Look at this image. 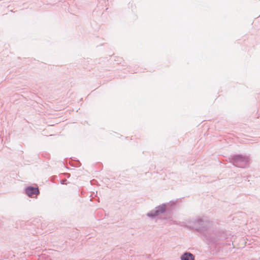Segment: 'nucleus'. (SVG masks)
<instances>
[{
    "mask_svg": "<svg viewBox=\"0 0 260 260\" xmlns=\"http://www.w3.org/2000/svg\"><path fill=\"white\" fill-rule=\"evenodd\" d=\"M212 225V222L207 217L198 216L189 220L186 226L203 235L209 229H211Z\"/></svg>",
    "mask_w": 260,
    "mask_h": 260,
    "instance_id": "f257e3e1",
    "label": "nucleus"
},
{
    "mask_svg": "<svg viewBox=\"0 0 260 260\" xmlns=\"http://www.w3.org/2000/svg\"><path fill=\"white\" fill-rule=\"evenodd\" d=\"M208 245L216 247L227 238L226 234L221 231H211L210 229L203 235Z\"/></svg>",
    "mask_w": 260,
    "mask_h": 260,
    "instance_id": "f03ea898",
    "label": "nucleus"
},
{
    "mask_svg": "<svg viewBox=\"0 0 260 260\" xmlns=\"http://www.w3.org/2000/svg\"><path fill=\"white\" fill-rule=\"evenodd\" d=\"M249 161L247 156L242 154H235L232 156L231 162L236 167L245 168Z\"/></svg>",
    "mask_w": 260,
    "mask_h": 260,
    "instance_id": "7ed1b4c3",
    "label": "nucleus"
},
{
    "mask_svg": "<svg viewBox=\"0 0 260 260\" xmlns=\"http://www.w3.org/2000/svg\"><path fill=\"white\" fill-rule=\"evenodd\" d=\"M167 204L163 203L155 208L154 210H151L147 214V216L151 218H154L159 214L164 213L167 210Z\"/></svg>",
    "mask_w": 260,
    "mask_h": 260,
    "instance_id": "20e7f679",
    "label": "nucleus"
},
{
    "mask_svg": "<svg viewBox=\"0 0 260 260\" xmlns=\"http://www.w3.org/2000/svg\"><path fill=\"white\" fill-rule=\"evenodd\" d=\"M25 192L29 197L34 198L40 193V191L38 187L29 186L25 188Z\"/></svg>",
    "mask_w": 260,
    "mask_h": 260,
    "instance_id": "39448f33",
    "label": "nucleus"
},
{
    "mask_svg": "<svg viewBox=\"0 0 260 260\" xmlns=\"http://www.w3.org/2000/svg\"><path fill=\"white\" fill-rule=\"evenodd\" d=\"M181 260H194V255L190 252H185L181 255Z\"/></svg>",
    "mask_w": 260,
    "mask_h": 260,
    "instance_id": "423d86ee",
    "label": "nucleus"
},
{
    "mask_svg": "<svg viewBox=\"0 0 260 260\" xmlns=\"http://www.w3.org/2000/svg\"><path fill=\"white\" fill-rule=\"evenodd\" d=\"M67 181V180L66 179H64V180H62L61 181V183L62 184H64L66 183V182Z\"/></svg>",
    "mask_w": 260,
    "mask_h": 260,
    "instance_id": "0eeeda50",
    "label": "nucleus"
}]
</instances>
